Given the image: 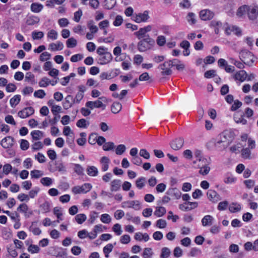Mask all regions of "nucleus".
Masks as SVG:
<instances>
[{
  "mask_svg": "<svg viewBox=\"0 0 258 258\" xmlns=\"http://www.w3.org/2000/svg\"><path fill=\"white\" fill-rule=\"evenodd\" d=\"M210 163V160L205 157L195 160L193 161V164L196 165L197 168L200 169L199 173L203 175H206L209 173L210 170V167L209 166Z\"/></svg>",
  "mask_w": 258,
  "mask_h": 258,
  "instance_id": "nucleus-1",
  "label": "nucleus"
},
{
  "mask_svg": "<svg viewBox=\"0 0 258 258\" xmlns=\"http://www.w3.org/2000/svg\"><path fill=\"white\" fill-rule=\"evenodd\" d=\"M239 57L242 62L248 66H251L254 61L253 54L249 50L243 49L239 52Z\"/></svg>",
  "mask_w": 258,
  "mask_h": 258,
  "instance_id": "nucleus-2",
  "label": "nucleus"
},
{
  "mask_svg": "<svg viewBox=\"0 0 258 258\" xmlns=\"http://www.w3.org/2000/svg\"><path fill=\"white\" fill-rule=\"evenodd\" d=\"M155 41L149 35L147 37L140 41L138 43V49L141 52H144L150 48L154 44Z\"/></svg>",
  "mask_w": 258,
  "mask_h": 258,
  "instance_id": "nucleus-3",
  "label": "nucleus"
},
{
  "mask_svg": "<svg viewBox=\"0 0 258 258\" xmlns=\"http://www.w3.org/2000/svg\"><path fill=\"white\" fill-rule=\"evenodd\" d=\"M106 101L105 97L102 96L99 98V99L95 101H89L86 102V106L90 109H93L95 108H102V109H104L105 108V105H104L102 101Z\"/></svg>",
  "mask_w": 258,
  "mask_h": 258,
  "instance_id": "nucleus-4",
  "label": "nucleus"
},
{
  "mask_svg": "<svg viewBox=\"0 0 258 258\" xmlns=\"http://www.w3.org/2000/svg\"><path fill=\"white\" fill-rule=\"evenodd\" d=\"M90 183H85L81 186H76L72 188V191L75 194H86L92 188Z\"/></svg>",
  "mask_w": 258,
  "mask_h": 258,
  "instance_id": "nucleus-5",
  "label": "nucleus"
},
{
  "mask_svg": "<svg viewBox=\"0 0 258 258\" xmlns=\"http://www.w3.org/2000/svg\"><path fill=\"white\" fill-rule=\"evenodd\" d=\"M35 112V110L32 107H27L20 110L18 112V116L21 118H26L33 115Z\"/></svg>",
  "mask_w": 258,
  "mask_h": 258,
  "instance_id": "nucleus-6",
  "label": "nucleus"
},
{
  "mask_svg": "<svg viewBox=\"0 0 258 258\" xmlns=\"http://www.w3.org/2000/svg\"><path fill=\"white\" fill-rule=\"evenodd\" d=\"M184 142V139L182 138H177L171 141L170 146L173 150L177 151L182 148Z\"/></svg>",
  "mask_w": 258,
  "mask_h": 258,
  "instance_id": "nucleus-7",
  "label": "nucleus"
},
{
  "mask_svg": "<svg viewBox=\"0 0 258 258\" xmlns=\"http://www.w3.org/2000/svg\"><path fill=\"white\" fill-rule=\"evenodd\" d=\"M152 30V26L148 25L144 28H141L138 31L135 32L134 34L137 36L139 39H141L144 37H147V35L146 34L150 32Z\"/></svg>",
  "mask_w": 258,
  "mask_h": 258,
  "instance_id": "nucleus-8",
  "label": "nucleus"
},
{
  "mask_svg": "<svg viewBox=\"0 0 258 258\" xmlns=\"http://www.w3.org/2000/svg\"><path fill=\"white\" fill-rule=\"evenodd\" d=\"M170 64L167 61L164 63L160 64L158 68L162 71L161 72V75L162 76H169L172 74V70L170 69Z\"/></svg>",
  "mask_w": 258,
  "mask_h": 258,
  "instance_id": "nucleus-9",
  "label": "nucleus"
},
{
  "mask_svg": "<svg viewBox=\"0 0 258 258\" xmlns=\"http://www.w3.org/2000/svg\"><path fill=\"white\" fill-rule=\"evenodd\" d=\"M123 208H134L136 210L141 209L140 203L139 201L124 202L122 203Z\"/></svg>",
  "mask_w": 258,
  "mask_h": 258,
  "instance_id": "nucleus-10",
  "label": "nucleus"
},
{
  "mask_svg": "<svg viewBox=\"0 0 258 258\" xmlns=\"http://www.w3.org/2000/svg\"><path fill=\"white\" fill-rule=\"evenodd\" d=\"M214 16V13L209 10H203L200 12V17L203 21L211 20Z\"/></svg>",
  "mask_w": 258,
  "mask_h": 258,
  "instance_id": "nucleus-11",
  "label": "nucleus"
},
{
  "mask_svg": "<svg viewBox=\"0 0 258 258\" xmlns=\"http://www.w3.org/2000/svg\"><path fill=\"white\" fill-rule=\"evenodd\" d=\"M149 18L148 12L145 11L143 13H139L134 17V20L137 23L146 22Z\"/></svg>",
  "mask_w": 258,
  "mask_h": 258,
  "instance_id": "nucleus-12",
  "label": "nucleus"
},
{
  "mask_svg": "<svg viewBox=\"0 0 258 258\" xmlns=\"http://www.w3.org/2000/svg\"><path fill=\"white\" fill-rule=\"evenodd\" d=\"M112 59V56L111 53L106 52L102 55L98 57V63L100 64H105L109 62Z\"/></svg>",
  "mask_w": 258,
  "mask_h": 258,
  "instance_id": "nucleus-13",
  "label": "nucleus"
},
{
  "mask_svg": "<svg viewBox=\"0 0 258 258\" xmlns=\"http://www.w3.org/2000/svg\"><path fill=\"white\" fill-rule=\"evenodd\" d=\"M247 15L250 20H253L256 19L258 16V7L257 6L252 7H248Z\"/></svg>",
  "mask_w": 258,
  "mask_h": 258,
  "instance_id": "nucleus-14",
  "label": "nucleus"
},
{
  "mask_svg": "<svg viewBox=\"0 0 258 258\" xmlns=\"http://www.w3.org/2000/svg\"><path fill=\"white\" fill-rule=\"evenodd\" d=\"M1 144L5 149L11 148L14 144V139L10 136L5 137L1 141Z\"/></svg>",
  "mask_w": 258,
  "mask_h": 258,
  "instance_id": "nucleus-15",
  "label": "nucleus"
},
{
  "mask_svg": "<svg viewBox=\"0 0 258 258\" xmlns=\"http://www.w3.org/2000/svg\"><path fill=\"white\" fill-rule=\"evenodd\" d=\"M208 198L213 202H217L221 199L220 196L216 191L212 189H209L207 193Z\"/></svg>",
  "mask_w": 258,
  "mask_h": 258,
  "instance_id": "nucleus-16",
  "label": "nucleus"
},
{
  "mask_svg": "<svg viewBox=\"0 0 258 258\" xmlns=\"http://www.w3.org/2000/svg\"><path fill=\"white\" fill-rule=\"evenodd\" d=\"M247 74L244 70H241L236 73L234 76L235 80H238L240 82H243L246 80Z\"/></svg>",
  "mask_w": 258,
  "mask_h": 258,
  "instance_id": "nucleus-17",
  "label": "nucleus"
},
{
  "mask_svg": "<svg viewBox=\"0 0 258 258\" xmlns=\"http://www.w3.org/2000/svg\"><path fill=\"white\" fill-rule=\"evenodd\" d=\"M109 162L110 160L107 157L103 156L100 159V162L101 164V169L103 171L105 172L108 169Z\"/></svg>",
  "mask_w": 258,
  "mask_h": 258,
  "instance_id": "nucleus-18",
  "label": "nucleus"
},
{
  "mask_svg": "<svg viewBox=\"0 0 258 258\" xmlns=\"http://www.w3.org/2000/svg\"><path fill=\"white\" fill-rule=\"evenodd\" d=\"M225 31L227 35H230L232 33L237 36H240L241 34L240 29L234 26L227 28Z\"/></svg>",
  "mask_w": 258,
  "mask_h": 258,
  "instance_id": "nucleus-19",
  "label": "nucleus"
},
{
  "mask_svg": "<svg viewBox=\"0 0 258 258\" xmlns=\"http://www.w3.org/2000/svg\"><path fill=\"white\" fill-rule=\"evenodd\" d=\"M166 194L174 197L176 199H179L181 195V193L180 190L177 188H169Z\"/></svg>",
  "mask_w": 258,
  "mask_h": 258,
  "instance_id": "nucleus-20",
  "label": "nucleus"
},
{
  "mask_svg": "<svg viewBox=\"0 0 258 258\" xmlns=\"http://www.w3.org/2000/svg\"><path fill=\"white\" fill-rule=\"evenodd\" d=\"M213 220L214 218L212 216L207 215L203 218L201 222L203 226H209L212 225Z\"/></svg>",
  "mask_w": 258,
  "mask_h": 258,
  "instance_id": "nucleus-21",
  "label": "nucleus"
},
{
  "mask_svg": "<svg viewBox=\"0 0 258 258\" xmlns=\"http://www.w3.org/2000/svg\"><path fill=\"white\" fill-rule=\"evenodd\" d=\"M30 9L32 12L38 13L42 10L43 6L41 4L34 3L31 5Z\"/></svg>",
  "mask_w": 258,
  "mask_h": 258,
  "instance_id": "nucleus-22",
  "label": "nucleus"
},
{
  "mask_svg": "<svg viewBox=\"0 0 258 258\" xmlns=\"http://www.w3.org/2000/svg\"><path fill=\"white\" fill-rule=\"evenodd\" d=\"M111 191H116L118 190L121 186V181L119 179H115L111 182Z\"/></svg>",
  "mask_w": 258,
  "mask_h": 258,
  "instance_id": "nucleus-23",
  "label": "nucleus"
},
{
  "mask_svg": "<svg viewBox=\"0 0 258 258\" xmlns=\"http://www.w3.org/2000/svg\"><path fill=\"white\" fill-rule=\"evenodd\" d=\"M53 214L57 218V222H59L60 221L63 219V210L62 208L59 207H55L53 209Z\"/></svg>",
  "mask_w": 258,
  "mask_h": 258,
  "instance_id": "nucleus-24",
  "label": "nucleus"
},
{
  "mask_svg": "<svg viewBox=\"0 0 258 258\" xmlns=\"http://www.w3.org/2000/svg\"><path fill=\"white\" fill-rule=\"evenodd\" d=\"M33 140L38 141L44 137V134L40 131H33L31 133Z\"/></svg>",
  "mask_w": 258,
  "mask_h": 258,
  "instance_id": "nucleus-25",
  "label": "nucleus"
},
{
  "mask_svg": "<svg viewBox=\"0 0 258 258\" xmlns=\"http://www.w3.org/2000/svg\"><path fill=\"white\" fill-rule=\"evenodd\" d=\"M86 171L88 175L90 176H96L98 174L97 168L94 166H88Z\"/></svg>",
  "mask_w": 258,
  "mask_h": 258,
  "instance_id": "nucleus-26",
  "label": "nucleus"
},
{
  "mask_svg": "<svg viewBox=\"0 0 258 258\" xmlns=\"http://www.w3.org/2000/svg\"><path fill=\"white\" fill-rule=\"evenodd\" d=\"M21 100V96L20 95H15L10 100V103L12 107H15Z\"/></svg>",
  "mask_w": 258,
  "mask_h": 258,
  "instance_id": "nucleus-27",
  "label": "nucleus"
},
{
  "mask_svg": "<svg viewBox=\"0 0 258 258\" xmlns=\"http://www.w3.org/2000/svg\"><path fill=\"white\" fill-rule=\"evenodd\" d=\"M7 251L9 255L13 257H16L18 255L17 250L13 244H10L7 246Z\"/></svg>",
  "mask_w": 258,
  "mask_h": 258,
  "instance_id": "nucleus-28",
  "label": "nucleus"
},
{
  "mask_svg": "<svg viewBox=\"0 0 258 258\" xmlns=\"http://www.w3.org/2000/svg\"><path fill=\"white\" fill-rule=\"evenodd\" d=\"M111 108L112 113H117L121 110L122 108V105L119 102H114L112 104Z\"/></svg>",
  "mask_w": 258,
  "mask_h": 258,
  "instance_id": "nucleus-29",
  "label": "nucleus"
},
{
  "mask_svg": "<svg viewBox=\"0 0 258 258\" xmlns=\"http://www.w3.org/2000/svg\"><path fill=\"white\" fill-rule=\"evenodd\" d=\"M63 48V44L59 42L52 43L49 45V49L52 50H61Z\"/></svg>",
  "mask_w": 258,
  "mask_h": 258,
  "instance_id": "nucleus-30",
  "label": "nucleus"
},
{
  "mask_svg": "<svg viewBox=\"0 0 258 258\" xmlns=\"http://www.w3.org/2000/svg\"><path fill=\"white\" fill-rule=\"evenodd\" d=\"M166 209L163 207H157L154 212V215L157 217H160L163 216L166 213Z\"/></svg>",
  "mask_w": 258,
  "mask_h": 258,
  "instance_id": "nucleus-31",
  "label": "nucleus"
},
{
  "mask_svg": "<svg viewBox=\"0 0 258 258\" xmlns=\"http://www.w3.org/2000/svg\"><path fill=\"white\" fill-rule=\"evenodd\" d=\"M235 181L236 178L229 173H228L225 175L224 179V182L226 184L232 183L234 182Z\"/></svg>",
  "mask_w": 258,
  "mask_h": 258,
  "instance_id": "nucleus-32",
  "label": "nucleus"
},
{
  "mask_svg": "<svg viewBox=\"0 0 258 258\" xmlns=\"http://www.w3.org/2000/svg\"><path fill=\"white\" fill-rule=\"evenodd\" d=\"M54 250L55 251L54 255L55 256L56 258H63L64 251L61 248L55 247Z\"/></svg>",
  "mask_w": 258,
  "mask_h": 258,
  "instance_id": "nucleus-33",
  "label": "nucleus"
},
{
  "mask_svg": "<svg viewBox=\"0 0 258 258\" xmlns=\"http://www.w3.org/2000/svg\"><path fill=\"white\" fill-rule=\"evenodd\" d=\"M241 152L243 158L245 159H250L251 158L250 156L251 151L249 148H244L241 150Z\"/></svg>",
  "mask_w": 258,
  "mask_h": 258,
  "instance_id": "nucleus-34",
  "label": "nucleus"
},
{
  "mask_svg": "<svg viewBox=\"0 0 258 258\" xmlns=\"http://www.w3.org/2000/svg\"><path fill=\"white\" fill-rule=\"evenodd\" d=\"M87 27L92 33H96L98 31V27L94 25V22L93 20H90L88 22Z\"/></svg>",
  "mask_w": 258,
  "mask_h": 258,
  "instance_id": "nucleus-35",
  "label": "nucleus"
},
{
  "mask_svg": "<svg viewBox=\"0 0 258 258\" xmlns=\"http://www.w3.org/2000/svg\"><path fill=\"white\" fill-rule=\"evenodd\" d=\"M240 209L241 206L237 203H233L229 207V210L232 213L238 212Z\"/></svg>",
  "mask_w": 258,
  "mask_h": 258,
  "instance_id": "nucleus-36",
  "label": "nucleus"
},
{
  "mask_svg": "<svg viewBox=\"0 0 258 258\" xmlns=\"http://www.w3.org/2000/svg\"><path fill=\"white\" fill-rule=\"evenodd\" d=\"M40 182L44 186H49L52 185L53 179L50 177H45L41 179Z\"/></svg>",
  "mask_w": 258,
  "mask_h": 258,
  "instance_id": "nucleus-37",
  "label": "nucleus"
},
{
  "mask_svg": "<svg viewBox=\"0 0 258 258\" xmlns=\"http://www.w3.org/2000/svg\"><path fill=\"white\" fill-rule=\"evenodd\" d=\"M27 250L29 252L34 254V253H38L40 250L39 247L37 245L34 244H30Z\"/></svg>",
  "mask_w": 258,
  "mask_h": 258,
  "instance_id": "nucleus-38",
  "label": "nucleus"
},
{
  "mask_svg": "<svg viewBox=\"0 0 258 258\" xmlns=\"http://www.w3.org/2000/svg\"><path fill=\"white\" fill-rule=\"evenodd\" d=\"M186 20L190 25H194L196 23V15L191 12L188 13Z\"/></svg>",
  "mask_w": 258,
  "mask_h": 258,
  "instance_id": "nucleus-39",
  "label": "nucleus"
},
{
  "mask_svg": "<svg viewBox=\"0 0 258 258\" xmlns=\"http://www.w3.org/2000/svg\"><path fill=\"white\" fill-rule=\"evenodd\" d=\"M57 36L58 34L57 32L53 29L49 30L47 34V38L52 40H56L57 38Z\"/></svg>",
  "mask_w": 258,
  "mask_h": 258,
  "instance_id": "nucleus-40",
  "label": "nucleus"
},
{
  "mask_svg": "<svg viewBox=\"0 0 258 258\" xmlns=\"http://www.w3.org/2000/svg\"><path fill=\"white\" fill-rule=\"evenodd\" d=\"M68 48H74L77 46V41L73 37L69 38L66 42Z\"/></svg>",
  "mask_w": 258,
  "mask_h": 258,
  "instance_id": "nucleus-41",
  "label": "nucleus"
},
{
  "mask_svg": "<svg viewBox=\"0 0 258 258\" xmlns=\"http://www.w3.org/2000/svg\"><path fill=\"white\" fill-rule=\"evenodd\" d=\"M116 4L115 0H105L104 7L105 9L110 10L112 9Z\"/></svg>",
  "mask_w": 258,
  "mask_h": 258,
  "instance_id": "nucleus-42",
  "label": "nucleus"
},
{
  "mask_svg": "<svg viewBox=\"0 0 258 258\" xmlns=\"http://www.w3.org/2000/svg\"><path fill=\"white\" fill-rule=\"evenodd\" d=\"M87 219L84 214H79L75 216V220L79 224H82Z\"/></svg>",
  "mask_w": 258,
  "mask_h": 258,
  "instance_id": "nucleus-43",
  "label": "nucleus"
},
{
  "mask_svg": "<svg viewBox=\"0 0 258 258\" xmlns=\"http://www.w3.org/2000/svg\"><path fill=\"white\" fill-rule=\"evenodd\" d=\"M248 11V7L244 5L242 7H240L237 10V15L239 17H241L242 15L247 13Z\"/></svg>",
  "mask_w": 258,
  "mask_h": 258,
  "instance_id": "nucleus-44",
  "label": "nucleus"
},
{
  "mask_svg": "<svg viewBox=\"0 0 258 258\" xmlns=\"http://www.w3.org/2000/svg\"><path fill=\"white\" fill-rule=\"evenodd\" d=\"M146 178L144 177L139 178L136 181V185L139 189H142L145 186Z\"/></svg>",
  "mask_w": 258,
  "mask_h": 258,
  "instance_id": "nucleus-45",
  "label": "nucleus"
},
{
  "mask_svg": "<svg viewBox=\"0 0 258 258\" xmlns=\"http://www.w3.org/2000/svg\"><path fill=\"white\" fill-rule=\"evenodd\" d=\"M89 124V122L83 118L79 119L76 123L77 126L80 128H87Z\"/></svg>",
  "mask_w": 258,
  "mask_h": 258,
  "instance_id": "nucleus-46",
  "label": "nucleus"
},
{
  "mask_svg": "<svg viewBox=\"0 0 258 258\" xmlns=\"http://www.w3.org/2000/svg\"><path fill=\"white\" fill-rule=\"evenodd\" d=\"M51 83L50 80L46 78H43L39 82V85L41 87H46Z\"/></svg>",
  "mask_w": 258,
  "mask_h": 258,
  "instance_id": "nucleus-47",
  "label": "nucleus"
},
{
  "mask_svg": "<svg viewBox=\"0 0 258 258\" xmlns=\"http://www.w3.org/2000/svg\"><path fill=\"white\" fill-rule=\"evenodd\" d=\"M30 175L32 178H38L43 175V173L39 170H33L31 171Z\"/></svg>",
  "mask_w": 258,
  "mask_h": 258,
  "instance_id": "nucleus-48",
  "label": "nucleus"
},
{
  "mask_svg": "<svg viewBox=\"0 0 258 258\" xmlns=\"http://www.w3.org/2000/svg\"><path fill=\"white\" fill-rule=\"evenodd\" d=\"M25 80L33 84L34 82V75L31 72H27L25 75Z\"/></svg>",
  "mask_w": 258,
  "mask_h": 258,
  "instance_id": "nucleus-49",
  "label": "nucleus"
},
{
  "mask_svg": "<svg viewBox=\"0 0 258 258\" xmlns=\"http://www.w3.org/2000/svg\"><path fill=\"white\" fill-rule=\"evenodd\" d=\"M125 150L126 147L124 145H119L116 148L115 153L118 155H122L125 151Z\"/></svg>",
  "mask_w": 258,
  "mask_h": 258,
  "instance_id": "nucleus-50",
  "label": "nucleus"
},
{
  "mask_svg": "<svg viewBox=\"0 0 258 258\" xmlns=\"http://www.w3.org/2000/svg\"><path fill=\"white\" fill-rule=\"evenodd\" d=\"M20 148L22 150H26L29 147V143L26 140L21 139L20 141Z\"/></svg>",
  "mask_w": 258,
  "mask_h": 258,
  "instance_id": "nucleus-51",
  "label": "nucleus"
},
{
  "mask_svg": "<svg viewBox=\"0 0 258 258\" xmlns=\"http://www.w3.org/2000/svg\"><path fill=\"white\" fill-rule=\"evenodd\" d=\"M171 253L170 249L167 247H163L162 249V252L160 255V258H167L169 256Z\"/></svg>",
  "mask_w": 258,
  "mask_h": 258,
  "instance_id": "nucleus-52",
  "label": "nucleus"
},
{
  "mask_svg": "<svg viewBox=\"0 0 258 258\" xmlns=\"http://www.w3.org/2000/svg\"><path fill=\"white\" fill-rule=\"evenodd\" d=\"M115 147L114 144L113 142H109L105 143L103 146V149L104 151H110L113 150Z\"/></svg>",
  "mask_w": 258,
  "mask_h": 258,
  "instance_id": "nucleus-53",
  "label": "nucleus"
},
{
  "mask_svg": "<svg viewBox=\"0 0 258 258\" xmlns=\"http://www.w3.org/2000/svg\"><path fill=\"white\" fill-rule=\"evenodd\" d=\"M234 120L237 123H241L243 125L247 123V120L242 115L240 116L235 115L234 116Z\"/></svg>",
  "mask_w": 258,
  "mask_h": 258,
  "instance_id": "nucleus-54",
  "label": "nucleus"
},
{
  "mask_svg": "<svg viewBox=\"0 0 258 258\" xmlns=\"http://www.w3.org/2000/svg\"><path fill=\"white\" fill-rule=\"evenodd\" d=\"M32 36L33 39H40L43 37L44 33L41 31H33Z\"/></svg>",
  "mask_w": 258,
  "mask_h": 258,
  "instance_id": "nucleus-55",
  "label": "nucleus"
},
{
  "mask_svg": "<svg viewBox=\"0 0 258 258\" xmlns=\"http://www.w3.org/2000/svg\"><path fill=\"white\" fill-rule=\"evenodd\" d=\"M46 95V93L43 90H38L36 91L34 93V96L38 98H43Z\"/></svg>",
  "mask_w": 258,
  "mask_h": 258,
  "instance_id": "nucleus-56",
  "label": "nucleus"
},
{
  "mask_svg": "<svg viewBox=\"0 0 258 258\" xmlns=\"http://www.w3.org/2000/svg\"><path fill=\"white\" fill-rule=\"evenodd\" d=\"M100 220L103 223L108 224L111 221V217L107 214H103L101 216Z\"/></svg>",
  "mask_w": 258,
  "mask_h": 258,
  "instance_id": "nucleus-57",
  "label": "nucleus"
},
{
  "mask_svg": "<svg viewBox=\"0 0 258 258\" xmlns=\"http://www.w3.org/2000/svg\"><path fill=\"white\" fill-rule=\"evenodd\" d=\"M153 254L151 248H145L143 252L142 255L144 258H148Z\"/></svg>",
  "mask_w": 258,
  "mask_h": 258,
  "instance_id": "nucleus-58",
  "label": "nucleus"
},
{
  "mask_svg": "<svg viewBox=\"0 0 258 258\" xmlns=\"http://www.w3.org/2000/svg\"><path fill=\"white\" fill-rule=\"evenodd\" d=\"M156 225L159 228H164L167 225V223L165 220L160 219L157 221Z\"/></svg>",
  "mask_w": 258,
  "mask_h": 258,
  "instance_id": "nucleus-59",
  "label": "nucleus"
},
{
  "mask_svg": "<svg viewBox=\"0 0 258 258\" xmlns=\"http://www.w3.org/2000/svg\"><path fill=\"white\" fill-rule=\"evenodd\" d=\"M23 166L25 168L29 169L32 166V160L30 158H26L23 162Z\"/></svg>",
  "mask_w": 258,
  "mask_h": 258,
  "instance_id": "nucleus-60",
  "label": "nucleus"
},
{
  "mask_svg": "<svg viewBox=\"0 0 258 258\" xmlns=\"http://www.w3.org/2000/svg\"><path fill=\"white\" fill-rule=\"evenodd\" d=\"M17 210L26 214L27 211L28 210V207L25 204H22L18 207Z\"/></svg>",
  "mask_w": 258,
  "mask_h": 258,
  "instance_id": "nucleus-61",
  "label": "nucleus"
},
{
  "mask_svg": "<svg viewBox=\"0 0 258 258\" xmlns=\"http://www.w3.org/2000/svg\"><path fill=\"white\" fill-rule=\"evenodd\" d=\"M39 191V188L37 187H35L33 189L29 191V195H28L29 197V199L30 198H32V199L36 197V196L38 194Z\"/></svg>",
  "mask_w": 258,
  "mask_h": 258,
  "instance_id": "nucleus-62",
  "label": "nucleus"
},
{
  "mask_svg": "<svg viewBox=\"0 0 258 258\" xmlns=\"http://www.w3.org/2000/svg\"><path fill=\"white\" fill-rule=\"evenodd\" d=\"M13 168L11 164H6L4 165L3 168V172L6 175L9 174L10 172L12 171Z\"/></svg>",
  "mask_w": 258,
  "mask_h": 258,
  "instance_id": "nucleus-63",
  "label": "nucleus"
},
{
  "mask_svg": "<svg viewBox=\"0 0 258 258\" xmlns=\"http://www.w3.org/2000/svg\"><path fill=\"white\" fill-rule=\"evenodd\" d=\"M113 231L116 233L117 235H120L122 233L121 226L120 224L117 223L113 225L112 227Z\"/></svg>",
  "mask_w": 258,
  "mask_h": 258,
  "instance_id": "nucleus-64",
  "label": "nucleus"
}]
</instances>
